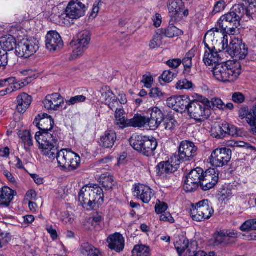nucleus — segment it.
Segmentation results:
<instances>
[{"label":"nucleus","mask_w":256,"mask_h":256,"mask_svg":"<svg viewBox=\"0 0 256 256\" xmlns=\"http://www.w3.org/2000/svg\"><path fill=\"white\" fill-rule=\"evenodd\" d=\"M60 220L64 224H72L75 220V216L68 212H62L60 216Z\"/></svg>","instance_id":"45"},{"label":"nucleus","mask_w":256,"mask_h":256,"mask_svg":"<svg viewBox=\"0 0 256 256\" xmlns=\"http://www.w3.org/2000/svg\"><path fill=\"white\" fill-rule=\"evenodd\" d=\"M226 134L232 136L238 135L236 128L224 122L222 125L216 126L212 130V136L216 138H222Z\"/></svg>","instance_id":"22"},{"label":"nucleus","mask_w":256,"mask_h":256,"mask_svg":"<svg viewBox=\"0 0 256 256\" xmlns=\"http://www.w3.org/2000/svg\"><path fill=\"white\" fill-rule=\"evenodd\" d=\"M78 200L82 208L86 210H94L104 202L102 188L98 185L86 186L80 190Z\"/></svg>","instance_id":"2"},{"label":"nucleus","mask_w":256,"mask_h":256,"mask_svg":"<svg viewBox=\"0 0 256 256\" xmlns=\"http://www.w3.org/2000/svg\"><path fill=\"white\" fill-rule=\"evenodd\" d=\"M130 143L135 150L147 156L153 155L158 146L156 138L142 136H133Z\"/></svg>","instance_id":"6"},{"label":"nucleus","mask_w":256,"mask_h":256,"mask_svg":"<svg viewBox=\"0 0 256 256\" xmlns=\"http://www.w3.org/2000/svg\"><path fill=\"white\" fill-rule=\"evenodd\" d=\"M168 208V206L166 204L158 200L155 206V211L157 214H161L166 212Z\"/></svg>","instance_id":"53"},{"label":"nucleus","mask_w":256,"mask_h":256,"mask_svg":"<svg viewBox=\"0 0 256 256\" xmlns=\"http://www.w3.org/2000/svg\"><path fill=\"white\" fill-rule=\"evenodd\" d=\"M174 246L180 256H192L198 250L197 242L189 244L188 240L184 237L176 240Z\"/></svg>","instance_id":"17"},{"label":"nucleus","mask_w":256,"mask_h":256,"mask_svg":"<svg viewBox=\"0 0 256 256\" xmlns=\"http://www.w3.org/2000/svg\"><path fill=\"white\" fill-rule=\"evenodd\" d=\"M0 46L2 48V50L10 51L16 46V40L12 36L6 35L0 38Z\"/></svg>","instance_id":"35"},{"label":"nucleus","mask_w":256,"mask_h":256,"mask_svg":"<svg viewBox=\"0 0 256 256\" xmlns=\"http://www.w3.org/2000/svg\"><path fill=\"white\" fill-rule=\"evenodd\" d=\"M151 250L148 246L140 244L134 246L132 250L133 256H150Z\"/></svg>","instance_id":"42"},{"label":"nucleus","mask_w":256,"mask_h":256,"mask_svg":"<svg viewBox=\"0 0 256 256\" xmlns=\"http://www.w3.org/2000/svg\"><path fill=\"white\" fill-rule=\"evenodd\" d=\"M35 138L44 156L51 160L57 158L59 150H58V138L56 134H52L48 132L41 134L40 132H37L36 134Z\"/></svg>","instance_id":"3"},{"label":"nucleus","mask_w":256,"mask_h":256,"mask_svg":"<svg viewBox=\"0 0 256 256\" xmlns=\"http://www.w3.org/2000/svg\"><path fill=\"white\" fill-rule=\"evenodd\" d=\"M33 124L42 132H40L41 134H44L48 132L52 128L54 121L51 116L44 113L38 115L35 118Z\"/></svg>","instance_id":"23"},{"label":"nucleus","mask_w":256,"mask_h":256,"mask_svg":"<svg viewBox=\"0 0 256 256\" xmlns=\"http://www.w3.org/2000/svg\"><path fill=\"white\" fill-rule=\"evenodd\" d=\"M220 36V32L218 28H213L208 30L205 34L204 42L206 46V44L208 42H212L214 44L217 42L218 38Z\"/></svg>","instance_id":"38"},{"label":"nucleus","mask_w":256,"mask_h":256,"mask_svg":"<svg viewBox=\"0 0 256 256\" xmlns=\"http://www.w3.org/2000/svg\"><path fill=\"white\" fill-rule=\"evenodd\" d=\"M8 62V54L0 49V66H6Z\"/></svg>","instance_id":"60"},{"label":"nucleus","mask_w":256,"mask_h":256,"mask_svg":"<svg viewBox=\"0 0 256 256\" xmlns=\"http://www.w3.org/2000/svg\"><path fill=\"white\" fill-rule=\"evenodd\" d=\"M226 4V2L224 0L218 1L214 5L212 13L216 14L220 12H222L225 8Z\"/></svg>","instance_id":"57"},{"label":"nucleus","mask_w":256,"mask_h":256,"mask_svg":"<svg viewBox=\"0 0 256 256\" xmlns=\"http://www.w3.org/2000/svg\"><path fill=\"white\" fill-rule=\"evenodd\" d=\"M14 192L8 187H3L0 194V201L2 204L8 206L14 198Z\"/></svg>","instance_id":"36"},{"label":"nucleus","mask_w":256,"mask_h":256,"mask_svg":"<svg viewBox=\"0 0 256 256\" xmlns=\"http://www.w3.org/2000/svg\"><path fill=\"white\" fill-rule=\"evenodd\" d=\"M18 136L25 146H30L32 145V138L29 131L20 132Z\"/></svg>","instance_id":"48"},{"label":"nucleus","mask_w":256,"mask_h":256,"mask_svg":"<svg viewBox=\"0 0 256 256\" xmlns=\"http://www.w3.org/2000/svg\"><path fill=\"white\" fill-rule=\"evenodd\" d=\"M16 102L18 111L21 114H24L30 106L32 98L27 94L23 92L18 96Z\"/></svg>","instance_id":"33"},{"label":"nucleus","mask_w":256,"mask_h":256,"mask_svg":"<svg viewBox=\"0 0 256 256\" xmlns=\"http://www.w3.org/2000/svg\"><path fill=\"white\" fill-rule=\"evenodd\" d=\"M46 48L51 52L60 50L64 46V42L60 36L56 31H50L46 36Z\"/></svg>","instance_id":"18"},{"label":"nucleus","mask_w":256,"mask_h":256,"mask_svg":"<svg viewBox=\"0 0 256 256\" xmlns=\"http://www.w3.org/2000/svg\"><path fill=\"white\" fill-rule=\"evenodd\" d=\"M197 148L194 144L190 141H182L179 146L178 155L176 156L180 162L190 161L197 154Z\"/></svg>","instance_id":"16"},{"label":"nucleus","mask_w":256,"mask_h":256,"mask_svg":"<svg viewBox=\"0 0 256 256\" xmlns=\"http://www.w3.org/2000/svg\"><path fill=\"white\" fill-rule=\"evenodd\" d=\"M204 174V170L200 168L191 170L186 177L184 188L186 192H192L200 186L202 178Z\"/></svg>","instance_id":"14"},{"label":"nucleus","mask_w":256,"mask_h":256,"mask_svg":"<svg viewBox=\"0 0 256 256\" xmlns=\"http://www.w3.org/2000/svg\"><path fill=\"white\" fill-rule=\"evenodd\" d=\"M218 180V173L214 168H210L204 172L200 184L202 188L205 191L213 188Z\"/></svg>","instance_id":"21"},{"label":"nucleus","mask_w":256,"mask_h":256,"mask_svg":"<svg viewBox=\"0 0 256 256\" xmlns=\"http://www.w3.org/2000/svg\"><path fill=\"white\" fill-rule=\"evenodd\" d=\"M176 74L170 70H165L161 76L162 80L166 82L169 83L171 82L174 78Z\"/></svg>","instance_id":"56"},{"label":"nucleus","mask_w":256,"mask_h":256,"mask_svg":"<svg viewBox=\"0 0 256 256\" xmlns=\"http://www.w3.org/2000/svg\"><path fill=\"white\" fill-rule=\"evenodd\" d=\"M102 5V0H97L93 5L92 8V12L90 15V18L92 19L95 18L100 9V7Z\"/></svg>","instance_id":"52"},{"label":"nucleus","mask_w":256,"mask_h":256,"mask_svg":"<svg viewBox=\"0 0 256 256\" xmlns=\"http://www.w3.org/2000/svg\"><path fill=\"white\" fill-rule=\"evenodd\" d=\"M201 102L205 105L208 108L214 109L218 108L220 110H224V103L223 101L218 98H214L210 100L206 98L201 97Z\"/></svg>","instance_id":"34"},{"label":"nucleus","mask_w":256,"mask_h":256,"mask_svg":"<svg viewBox=\"0 0 256 256\" xmlns=\"http://www.w3.org/2000/svg\"><path fill=\"white\" fill-rule=\"evenodd\" d=\"M40 48L39 41L34 38H23L16 47V54L20 58H28Z\"/></svg>","instance_id":"7"},{"label":"nucleus","mask_w":256,"mask_h":256,"mask_svg":"<svg viewBox=\"0 0 256 256\" xmlns=\"http://www.w3.org/2000/svg\"><path fill=\"white\" fill-rule=\"evenodd\" d=\"M10 240V236L8 233L0 234V248L6 245Z\"/></svg>","instance_id":"58"},{"label":"nucleus","mask_w":256,"mask_h":256,"mask_svg":"<svg viewBox=\"0 0 256 256\" xmlns=\"http://www.w3.org/2000/svg\"><path fill=\"white\" fill-rule=\"evenodd\" d=\"M86 100V98L82 95H78L74 97L70 98L66 101L68 105L71 106L75 104L82 102Z\"/></svg>","instance_id":"54"},{"label":"nucleus","mask_w":256,"mask_h":256,"mask_svg":"<svg viewBox=\"0 0 256 256\" xmlns=\"http://www.w3.org/2000/svg\"><path fill=\"white\" fill-rule=\"evenodd\" d=\"M248 4L246 10V15L248 18L254 19L256 16V0H244Z\"/></svg>","instance_id":"46"},{"label":"nucleus","mask_w":256,"mask_h":256,"mask_svg":"<svg viewBox=\"0 0 256 256\" xmlns=\"http://www.w3.org/2000/svg\"><path fill=\"white\" fill-rule=\"evenodd\" d=\"M178 96L170 97L166 100L167 106L174 110H176Z\"/></svg>","instance_id":"63"},{"label":"nucleus","mask_w":256,"mask_h":256,"mask_svg":"<svg viewBox=\"0 0 256 256\" xmlns=\"http://www.w3.org/2000/svg\"><path fill=\"white\" fill-rule=\"evenodd\" d=\"M188 112L192 118L199 122L207 119L210 114V110L201 102V98L190 102Z\"/></svg>","instance_id":"9"},{"label":"nucleus","mask_w":256,"mask_h":256,"mask_svg":"<svg viewBox=\"0 0 256 256\" xmlns=\"http://www.w3.org/2000/svg\"><path fill=\"white\" fill-rule=\"evenodd\" d=\"M163 124L162 126L164 128L170 132H173L177 124V122L176 120L172 116H168L164 118Z\"/></svg>","instance_id":"43"},{"label":"nucleus","mask_w":256,"mask_h":256,"mask_svg":"<svg viewBox=\"0 0 256 256\" xmlns=\"http://www.w3.org/2000/svg\"><path fill=\"white\" fill-rule=\"evenodd\" d=\"M150 95L152 98H160L163 96V93L159 88H154L151 90Z\"/></svg>","instance_id":"61"},{"label":"nucleus","mask_w":256,"mask_h":256,"mask_svg":"<svg viewBox=\"0 0 256 256\" xmlns=\"http://www.w3.org/2000/svg\"><path fill=\"white\" fill-rule=\"evenodd\" d=\"M235 14L230 11L222 16L218 21V24L220 28L222 30H225L232 25L238 27L240 24V20L236 18Z\"/></svg>","instance_id":"27"},{"label":"nucleus","mask_w":256,"mask_h":256,"mask_svg":"<svg viewBox=\"0 0 256 256\" xmlns=\"http://www.w3.org/2000/svg\"><path fill=\"white\" fill-rule=\"evenodd\" d=\"M232 98L234 102L242 104L245 101L246 97L243 94L240 92H236L232 94Z\"/></svg>","instance_id":"55"},{"label":"nucleus","mask_w":256,"mask_h":256,"mask_svg":"<svg viewBox=\"0 0 256 256\" xmlns=\"http://www.w3.org/2000/svg\"><path fill=\"white\" fill-rule=\"evenodd\" d=\"M214 212L209 201L204 200L192 205L190 216L194 220L202 222L209 219Z\"/></svg>","instance_id":"8"},{"label":"nucleus","mask_w":256,"mask_h":256,"mask_svg":"<svg viewBox=\"0 0 256 256\" xmlns=\"http://www.w3.org/2000/svg\"><path fill=\"white\" fill-rule=\"evenodd\" d=\"M142 120L140 115H136L130 120L126 119L124 116L116 120V124L120 128H124L128 126L142 128Z\"/></svg>","instance_id":"31"},{"label":"nucleus","mask_w":256,"mask_h":256,"mask_svg":"<svg viewBox=\"0 0 256 256\" xmlns=\"http://www.w3.org/2000/svg\"><path fill=\"white\" fill-rule=\"evenodd\" d=\"M100 92L102 94L100 100L108 105L110 108L113 110L118 106L116 98L108 88L106 87L102 88Z\"/></svg>","instance_id":"29"},{"label":"nucleus","mask_w":256,"mask_h":256,"mask_svg":"<svg viewBox=\"0 0 256 256\" xmlns=\"http://www.w3.org/2000/svg\"><path fill=\"white\" fill-rule=\"evenodd\" d=\"M90 40V32L82 31L78 33L76 40H73L70 45L73 48L72 56L75 58L82 56L88 48Z\"/></svg>","instance_id":"10"},{"label":"nucleus","mask_w":256,"mask_h":256,"mask_svg":"<svg viewBox=\"0 0 256 256\" xmlns=\"http://www.w3.org/2000/svg\"><path fill=\"white\" fill-rule=\"evenodd\" d=\"M162 44V36L160 34H156L154 36L152 39L150 43V47L152 49H154L160 47Z\"/></svg>","instance_id":"51"},{"label":"nucleus","mask_w":256,"mask_h":256,"mask_svg":"<svg viewBox=\"0 0 256 256\" xmlns=\"http://www.w3.org/2000/svg\"><path fill=\"white\" fill-rule=\"evenodd\" d=\"M239 116L242 119L246 118L248 124L254 127L252 131L256 132V106H254L252 109L248 110L246 106H243L239 110Z\"/></svg>","instance_id":"28"},{"label":"nucleus","mask_w":256,"mask_h":256,"mask_svg":"<svg viewBox=\"0 0 256 256\" xmlns=\"http://www.w3.org/2000/svg\"><path fill=\"white\" fill-rule=\"evenodd\" d=\"M99 181L102 186L107 190L112 189L115 184L113 176L108 172L101 174Z\"/></svg>","instance_id":"39"},{"label":"nucleus","mask_w":256,"mask_h":256,"mask_svg":"<svg viewBox=\"0 0 256 256\" xmlns=\"http://www.w3.org/2000/svg\"><path fill=\"white\" fill-rule=\"evenodd\" d=\"M196 50L191 49L186 55L182 60V64L184 66V72L188 74H190L192 67V58L196 54Z\"/></svg>","instance_id":"41"},{"label":"nucleus","mask_w":256,"mask_h":256,"mask_svg":"<svg viewBox=\"0 0 256 256\" xmlns=\"http://www.w3.org/2000/svg\"><path fill=\"white\" fill-rule=\"evenodd\" d=\"M150 114V118H146L140 115L142 120V127L149 128L151 130H156L161 124L164 118L162 111L158 107L150 108L148 111Z\"/></svg>","instance_id":"12"},{"label":"nucleus","mask_w":256,"mask_h":256,"mask_svg":"<svg viewBox=\"0 0 256 256\" xmlns=\"http://www.w3.org/2000/svg\"><path fill=\"white\" fill-rule=\"evenodd\" d=\"M180 164L178 158L174 156L168 161L161 162L158 165L157 174L162 178H166L176 171Z\"/></svg>","instance_id":"15"},{"label":"nucleus","mask_w":256,"mask_h":256,"mask_svg":"<svg viewBox=\"0 0 256 256\" xmlns=\"http://www.w3.org/2000/svg\"><path fill=\"white\" fill-rule=\"evenodd\" d=\"M116 140V133L114 130H107L100 137V144L105 148H110L114 146Z\"/></svg>","instance_id":"32"},{"label":"nucleus","mask_w":256,"mask_h":256,"mask_svg":"<svg viewBox=\"0 0 256 256\" xmlns=\"http://www.w3.org/2000/svg\"><path fill=\"white\" fill-rule=\"evenodd\" d=\"M134 196L144 203L148 204L154 196V192L148 186L138 184L136 185L133 192Z\"/></svg>","instance_id":"24"},{"label":"nucleus","mask_w":256,"mask_h":256,"mask_svg":"<svg viewBox=\"0 0 256 256\" xmlns=\"http://www.w3.org/2000/svg\"><path fill=\"white\" fill-rule=\"evenodd\" d=\"M232 152L226 148H216L212 151L209 158L210 163L215 168L226 165L231 159Z\"/></svg>","instance_id":"13"},{"label":"nucleus","mask_w":256,"mask_h":256,"mask_svg":"<svg viewBox=\"0 0 256 256\" xmlns=\"http://www.w3.org/2000/svg\"><path fill=\"white\" fill-rule=\"evenodd\" d=\"M192 83L186 79H182L177 82L176 88L178 90H190L192 88Z\"/></svg>","instance_id":"50"},{"label":"nucleus","mask_w":256,"mask_h":256,"mask_svg":"<svg viewBox=\"0 0 256 256\" xmlns=\"http://www.w3.org/2000/svg\"><path fill=\"white\" fill-rule=\"evenodd\" d=\"M32 76L26 78V79L18 81L15 77H10L8 78L3 80L4 87L6 86L8 83L10 92L12 93L15 92L22 88L26 86L33 80Z\"/></svg>","instance_id":"26"},{"label":"nucleus","mask_w":256,"mask_h":256,"mask_svg":"<svg viewBox=\"0 0 256 256\" xmlns=\"http://www.w3.org/2000/svg\"><path fill=\"white\" fill-rule=\"evenodd\" d=\"M124 239L119 233L110 235L108 238V248L116 252L122 251L124 248Z\"/></svg>","instance_id":"30"},{"label":"nucleus","mask_w":256,"mask_h":256,"mask_svg":"<svg viewBox=\"0 0 256 256\" xmlns=\"http://www.w3.org/2000/svg\"><path fill=\"white\" fill-rule=\"evenodd\" d=\"M168 7L170 22H179L188 15V10L184 8L182 0H170Z\"/></svg>","instance_id":"11"},{"label":"nucleus","mask_w":256,"mask_h":256,"mask_svg":"<svg viewBox=\"0 0 256 256\" xmlns=\"http://www.w3.org/2000/svg\"><path fill=\"white\" fill-rule=\"evenodd\" d=\"M206 50L203 58V61L206 65H216L220 64L222 56L214 46L210 48L208 44H206Z\"/></svg>","instance_id":"25"},{"label":"nucleus","mask_w":256,"mask_h":256,"mask_svg":"<svg viewBox=\"0 0 256 256\" xmlns=\"http://www.w3.org/2000/svg\"><path fill=\"white\" fill-rule=\"evenodd\" d=\"M85 6L78 0L70 1L66 8V17L75 20L79 18L85 14Z\"/></svg>","instance_id":"19"},{"label":"nucleus","mask_w":256,"mask_h":256,"mask_svg":"<svg viewBox=\"0 0 256 256\" xmlns=\"http://www.w3.org/2000/svg\"><path fill=\"white\" fill-rule=\"evenodd\" d=\"M174 22H170L168 26L165 30L164 34L169 38L178 36L182 34V32L174 25Z\"/></svg>","instance_id":"44"},{"label":"nucleus","mask_w":256,"mask_h":256,"mask_svg":"<svg viewBox=\"0 0 256 256\" xmlns=\"http://www.w3.org/2000/svg\"><path fill=\"white\" fill-rule=\"evenodd\" d=\"M154 82V79L152 76H144L142 82L144 84V86L146 88H150Z\"/></svg>","instance_id":"64"},{"label":"nucleus","mask_w":256,"mask_h":256,"mask_svg":"<svg viewBox=\"0 0 256 256\" xmlns=\"http://www.w3.org/2000/svg\"><path fill=\"white\" fill-rule=\"evenodd\" d=\"M80 252L84 256H102L99 250L88 243L82 244L80 248Z\"/></svg>","instance_id":"37"},{"label":"nucleus","mask_w":256,"mask_h":256,"mask_svg":"<svg viewBox=\"0 0 256 256\" xmlns=\"http://www.w3.org/2000/svg\"><path fill=\"white\" fill-rule=\"evenodd\" d=\"M226 240L225 236L220 232L215 236L214 244V246H218L224 242Z\"/></svg>","instance_id":"62"},{"label":"nucleus","mask_w":256,"mask_h":256,"mask_svg":"<svg viewBox=\"0 0 256 256\" xmlns=\"http://www.w3.org/2000/svg\"><path fill=\"white\" fill-rule=\"evenodd\" d=\"M189 97L187 96H178L176 107V111L182 113L186 110H188V107L190 103Z\"/></svg>","instance_id":"40"},{"label":"nucleus","mask_w":256,"mask_h":256,"mask_svg":"<svg viewBox=\"0 0 256 256\" xmlns=\"http://www.w3.org/2000/svg\"><path fill=\"white\" fill-rule=\"evenodd\" d=\"M240 230L244 232H250L256 230V221L250 220L245 222L240 227Z\"/></svg>","instance_id":"47"},{"label":"nucleus","mask_w":256,"mask_h":256,"mask_svg":"<svg viewBox=\"0 0 256 256\" xmlns=\"http://www.w3.org/2000/svg\"><path fill=\"white\" fill-rule=\"evenodd\" d=\"M160 219L161 221L168 222L171 224L174 222V218L172 217L171 214L168 212L160 214Z\"/></svg>","instance_id":"59"},{"label":"nucleus","mask_w":256,"mask_h":256,"mask_svg":"<svg viewBox=\"0 0 256 256\" xmlns=\"http://www.w3.org/2000/svg\"><path fill=\"white\" fill-rule=\"evenodd\" d=\"M230 42L228 44V35H224L223 40L221 42L222 50L227 52L230 56L235 58L236 60H243L248 54V49L242 40L235 36H230Z\"/></svg>","instance_id":"4"},{"label":"nucleus","mask_w":256,"mask_h":256,"mask_svg":"<svg viewBox=\"0 0 256 256\" xmlns=\"http://www.w3.org/2000/svg\"><path fill=\"white\" fill-rule=\"evenodd\" d=\"M242 73L241 66L239 62L228 60L217 64L212 69L214 78L224 83L236 81Z\"/></svg>","instance_id":"1"},{"label":"nucleus","mask_w":256,"mask_h":256,"mask_svg":"<svg viewBox=\"0 0 256 256\" xmlns=\"http://www.w3.org/2000/svg\"><path fill=\"white\" fill-rule=\"evenodd\" d=\"M58 166L61 170L72 172L78 168L81 162L80 156L70 149H62L56 158Z\"/></svg>","instance_id":"5"},{"label":"nucleus","mask_w":256,"mask_h":256,"mask_svg":"<svg viewBox=\"0 0 256 256\" xmlns=\"http://www.w3.org/2000/svg\"><path fill=\"white\" fill-rule=\"evenodd\" d=\"M44 107L49 111H58L62 108L64 98L58 93H54L46 96L43 102Z\"/></svg>","instance_id":"20"},{"label":"nucleus","mask_w":256,"mask_h":256,"mask_svg":"<svg viewBox=\"0 0 256 256\" xmlns=\"http://www.w3.org/2000/svg\"><path fill=\"white\" fill-rule=\"evenodd\" d=\"M246 10L244 4H239L234 6L231 10L235 14L236 18L240 20L244 14H246Z\"/></svg>","instance_id":"49"}]
</instances>
